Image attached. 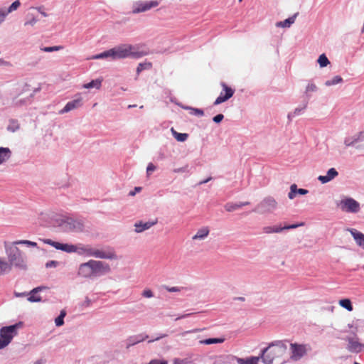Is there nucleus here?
<instances>
[{"label":"nucleus","instance_id":"f257e3e1","mask_svg":"<svg viewBox=\"0 0 364 364\" xmlns=\"http://www.w3.org/2000/svg\"><path fill=\"white\" fill-rule=\"evenodd\" d=\"M287 341H274L261 350L259 357L264 364H272L276 358L282 357L287 350Z\"/></svg>","mask_w":364,"mask_h":364},{"label":"nucleus","instance_id":"f03ea898","mask_svg":"<svg viewBox=\"0 0 364 364\" xmlns=\"http://www.w3.org/2000/svg\"><path fill=\"white\" fill-rule=\"evenodd\" d=\"M56 226L64 232H82L86 228V220L82 217L62 216L55 220Z\"/></svg>","mask_w":364,"mask_h":364},{"label":"nucleus","instance_id":"7ed1b4c3","mask_svg":"<svg viewBox=\"0 0 364 364\" xmlns=\"http://www.w3.org/2000/svg\"><path fill=\"white\" fill-rule=\"evenodd\" d=\"M110 50L112 60H119L127 58L139 59L146 55L145 52L135 50V48L129 44H121Z\"/></svg>","mask_w":364,"mask_h":364},{"label":"nucleus","instance_id":"20e7f679","mask_svg":"<svg viewBox=\"0 0 364 364\" xmlns=\"http://www.w3.org/2000/svg\"><path fill=\"white\" fill-rule=\"evenodd\" d=\"M13 243L9 246L5 245L6 252L8 256L10 266H14L19 269H24L26 267L24 256L21 251Z\"/></svg>","mask_w":364,"mask_h":364},{"label":"nucleus","instance_id":"39448f33","mask_svg":"<svg viewBox=\"0 0 364 364\" xmlns=\"http://www.w3.org/2000/svg\"><path fill=\"white\" fill-rule=\"evenodd\" d=\"M22 326L23 322L19 321L0 328V350L6 347L11 342L13 338L18 334V329Z\"/></svg>","mask_w":364,"mask_h":364},{"label":"nucleus","instance_id":"423d86ee","mask_svg":"<svg viewBox=\"0 0 364 364\" xmlns=\"http://www.w3.org/2000/svg\"><path fill=\"white\" fill-rule=\"evenodd\" d=\"M277 200L272 196H267L258 203L252 211L259 214L272 213L277 208Z\"/></svg>","mask_w":364,"mask_h":364},{"label":"nucleus","instance_id":"0eeeda50","mask_svg":"<svg viewBox=\"0 0 364 364\" xmlns=\"http://www.w3.org/2000/svg\"><path fill=\"white\" fill-rule=\"evenodd\" d=\"M291 359L293 360H299L304 357L308 351L311 350L309 344H299L294 343L290 344Z\"/></svg>","mask_w":364,"mask_h":364},{"label":"nucleus","instance_id":"6e6552de","mask_svg":"<svg viewBox=\"0 0 364 364\" xmlns=\"http://www.w3.org/2000/svg\"><path fill=\"white\" fill-rule=\"evenodd\" d=\"M90 264L93 277L105 275L111 271L110 266L106 262L90 259Z\"/></svg>","mask_w":364,"mask_h":364},{"label":"nucleus","instance_id":"1a4fd4ad","mask_svg":"<svg viewBox=\"0 0 364 364\" xmlns=\"http://www.w3.org/2000/svg\"><path fill=\"white\" fill-rule=\"evenodd\" d=\"M341 209L346 213H357L360 211V203L352 198H346L340 203Z\"/></svg>","mask_w":364,"mask_h":364},{"label":"nucleus","instance_id":"9d476101","mask_svg":"<svg viewBox=\"0 0 364 364\" xmlns=\"http://www.w3.org/2000/svg\"><path fill=\"white\" fill-rule=\"evenodd\" d=\"M159 1L156 0L149 1H138L135 2L133 5V14H139L141 12H145L151 8L156 7L159 5Z\"/></svg>","mask_w":364,"mask_h":364},{"label":"nucleus","instance_id":"9b49d317","mask_svg":"<svg viewBox=\"0 0 364 364\" xmlns=\"http://www.w3.org/2000/svg\"><path fill=\"white\" fill-rule=\"evenodd\" d=\"M220 85L222 86L223 90L225 92V93H223V92H220V95L215 100L213 103L214 105H218L223 102H226L230 98H231L235 93V90L228 86L224 82H222Z\"/></svg>","mask_w":364,"mask_h":364},{"label":"nucleus","instance_id":"f8f14e48","mask_svg":"<svg viewBox=\"0 0 364 364\" xmlns=\"http://www.w3.org/2000/svg\"><path fill=\"white\" fill-rule=\"evenodd\" d=\"M93 257L107 259H116L117 256L112 248L106 250H102L95 248Z\"/></svg>","mask_w":364,"mask_h":364},{"label":"nucleus","instance_id":"ddd939ff","mask_svg":"<svg viewBox=\"0 0 364 364\" xmlns=\"http://www.w3.org/2000/svg\"><path fill=\"white\" fill-rule=\"evenodd\" d=\"M346 341H348L347 349L351 353H358L364 347V344L360 343L358 341H355L353 338L348 337Z\"/></svg>","mask_w":364,"mask_h":364},{"label":"nucleus","instance_id":"4468645a","mask_svg":"<svg viewBox=\"0 0 364 364\" xmlns=\"http://www.w3.org/2000/svg\"><path fill=\"white\" fill-rule=\"evenodd\" d=\"M78 275L85 278H92V272L91 269L90 260L87 262L82 263L80 265L78 269Z\"/></svg>","mask_w":364,"mask_h":364},{"label":"nucleus","instance_id":"2eb2a0df","mask_svg":"<svg viewBox=\"0 0 364 364\" xmlns=\"http://www.w3.org/2000/svg\"><path fill=\"white\" fill-rule=\"evenodd\" d=\"M338 176V172L335 168H331L325 176H319L318 180L323 184L327 183Z\"/></svg>","mask_w":364,"mask_h":364},{"label":"nucleus","instance_id":"dca6fc26","mask_svg":"<svg viewBox=\"0 0 364 364\" xmlns=\"http://www.w3.org/2000/svg\"><path fill=\"white\" fill-rule=\"evenodd\" d=\"M149 338V336L146 334H137L134 336H129L127 340V348H130L137 343H139Z\"/></svg>","mask_w":364,"mask_h":364},{"label":"nucleus","instance_id":"f3484780","mask_svg":"<svg viewBox=\"0 0 364 364\" xmlns=\"http://www.w3.org/2000/svg\"><path fill=\"white\" fill-rule=\"evenodd\" d=\"M157 222H158L157 219H156L154 221H147L145 223H144L142 221L136 222L134 224V227H135L134 231L137 233L142 232L144 230H146L149 229L150 228H151L152 226H154V225H156L157 223Z\"/></svg>","mask_w":364,"mask_h":364},{"label":"nucleus","instance_id":"a211bd4d","mask_svg":"<svg viewBox=\"0 0 364 364\" xmlns=\"http://www.w3.org/2000/svg\"><path fill=\"white\" fill-rule=\"evenodd\" d=\"M81 105L82 102L80 98L69 101L68 102H67L64 108L59 111V114H63L67 113L68 112H70L71 110H73L80 107Z\"/></svg>","mask_w":364,"mask_h":364},{"label":"nucleus","instance_id":"6ab92c4d","mask_svg":"<svg viewBox=\"0 0 364 364\" xmlns=\"http://www.w3.org/2000/svg\"><path fill=\"white\" fill-rule=\"evenodd\" d=\"M95 248L90 245H77V250L75 252L80 255H84L86 257H93Z\"/></svg>","mask_w":364,"mask_h":364},{"label":"nucleus","instance_id":"aec40b11","mask_svg":"<svg viewBox=\"0 0 364 364\" xmlns=\"http://www.w3.org/2000/svg\"><path fill=\"white\" fill-rule=\"evenodd\" d=\"M308 103V101L304 100L302 102V105L295 108V109L293 112H289L287 115L289 121H291L292 119L294 118L295 117L302 114L304 110L306 109Z\"/></svg>","mask_w":364,"mask_h":364},{"label":"nucleus","instance_id":"412c9836","mask_svg":"<svg viewBox=\"0 0 364 364\" xmlns=\"http://www.w3.org/2000/svg\"><path fill=\"white\" fill-rule=\"evenodd\" d=\"M348 230L350 232L356 244L360 247L364 246V234L354 228H349Z\"/></svg>","mask_w":364,"mask_h":364},{"label":"nucleus","instance_id":"4be33fe9","mask_svg":"<svg viewBox=\"0 0 364 364\" xmlns=\"http://www.w3.org/2000/svg\"><path fill=\"white\" fill-rule=\"evenodd\" d=\"M12 152L9 147H0V165L6 162L11 157Z\"/></svg>","mask_w":364,"mask_h":364},{"label":"nucleus","instance_id":"5701e85b","mask_svg":"<svg viewBox=\"0 0 364 364\" xmlns=\"http://www.w3.org/2000/svg\"><path fill=\"white\" fill-rule=\"evenodd\" d=\"M363 134H364V132H360L358 134H356L353 136L346 137L344 139V144L346 146H353L355 143L362 141L363 139H361V135H363Z\"/></svg>","mask_w":364,"mask_h":364},{"label":"nucleus","instance_id":"b1692460","mask_svg":"<svg viewBox=\"0 0 364 364\" xmlns=\"http://www.w3.org/2000/svg\"><path fill=\"white\" fill-rule=\"evenodd\" d=\"M46 289L45 287H38L33 289L30 291V296L28 297V301L30 302H39L41 301V297L40 296L35 295L38 292L41 291L42 289Z\"/></svg>","mask_w":364,"mask_h":364},{"label":"nucleus","instance_id":"393cba45","mask_svg":"<svg viewBox=\"0 0 364 364\" xmlns=\"http://www.w3.org/2000/svg\"><path fill=\"white\" fill-rule=\"evenodd\" d=\"M298 15V13L294 14L292 16L289 17L282 21H279L276 23L277 27L280 28H289L295 21L296 17Z\"/></svg>","mask_w":364,"mask_h":364},{"label":"nucleus","instance_id":"a878e982","mask_svg":"<svg viewBox=\"0 0 364 364\" xmlns=\"http://www.w3.org/2000/svg\"><path fill=\"white\" fill-rule=\"evenodd\" d=\"M177 105L183 109L190 110L191 111L190 113L192 115H196V116H199V117H202L204 115V111L202 109L195 108V107H192L190 106H185L180 103H177Z\"/></svg>","mask_w":364,"mask_h":364},{"label":"nucleus","instance_id":"bb28decb","mask_svg":"<svg viewBox=\"0 0 364 364\" xmlns=\"http://www.w3.org/2000/svg\"><path fill=\"white\" fill-rule=\"evenodd\" d=\"M210 230L208 227H204L199 229L196 234L192 237L193 240H204L209 234Z\"/></svg>","mask_w":364,"mask_h":364},{"label":"nucleus","instance_id":"cd10ccee","mask_svg":"<svg viewBox=\"0 0 364 364\" xmlns=\"http://www.w3.org/2000/svg\"><path fill=\"white\" fill-rule=\"evenodd\" d=\"M259 356H250L247 358H237V364H258Z\"/></svg>","mask_w":364,"mask_h":364},{"label":"nucleus","instance_id":"c85d7f7f","mask_svg":"<svg viewBox=\"0 0 364 364\" xmlns=\"http://www.w3.org/2000/svg\"><path fill=\"white\" fill-rule=\"evenodd\" d=\"M317 90H318V87L314 83L309 82L307 86L306 87V90L304 92V95H305V98H306L305 100L309 102V100L311 97V92H316Z\"/></svg>","mask_w":364,"mask_h":364},{"label":"nucleus","instance_id":"c756f323","mask_svg":"<svg viewBox=\"0 0 364 364\" xmlns=\"http://www.w3.org/2000/svg\"><path fill=\"white\" fill-rule=\"evenodd\" d=\"M263 232L267 234L279 233L284 230L281 225L265 226L262 228Z\"/></svg>","mask_w":364,"mask_h":364},{"label":"nucleus","instance_id":"7c9ffc66","mask_svg":"<svg viewBox=\"0 0 364 364\" xmlns=\"http://www.w3.org/2000/svg\"><path fill=\"white\" fill-rule=\"evenodd\" d=\"M225 341L224 338H209L200 341L201 344L211 345L216 343H222Z\"/></svg>","mask_w":364,"mask_h":364},{"label":"nucleus","instance_id":"2f4dec72","mask_svg":"<svg viewBox=\"0 0 364 364\" xmlns=\"http://www.w3.org/2000/svg\"><path fill=\"white\" fill-rule=\"evenodd\" d=\"M102 85V80L100 79H95L91 80L90 82L86 83L83 85L84 88L86 89H92V88H96L100 89Z\"/></svg>","mask_w":364,"mask_h":364},{"label":"nucleus","instance_id":"473e14b6","mask_svg":"<svg viewBox=\"0 0 364 364\" xmlns=\"http://www.w3.org/2000/svg\"><path fill=\"white\" fill-rule=\"evenodd\" d=\"M60 250L67 253L75 252V250H77V245L68 243H62Z\"/></svg>","mask_w":364,"mask_h":364},{"label":"nucleus","instance_id":"72a5a7b5","mask_svg":"<svg viewBox=\"0 0 364 364\" xmlns=\"http://www.w3.org/2000/svg\"><path fill=\"white\" fill-rule=\"evenodd\" d=\"M223 363L237 364V357L232 355H223Z\"/></svg>","mask_w":364,"mask_h":364},{"label":"nucleus","instance_id":"f704fd0d","mask_svg":"<svg viewBox=\"0 0 364 364\" xmlns=\"http://www.w3.org/2000/svg\"><path fill=\"white\" fill-rule=\"evenodd\" d=\"M171 132H172V134L174 136V138L178 141H180V142H183L185 141L188 137V134H186V133H178L176 131H175L173 129V128H171Z\"/></svg>","mask_w":364,"mask_h":364},{"label":"nucleus","instance_id":"c9c22d12","mask_svg":"<svg viewBox=\"0 0 364 364\" xmlns=\"http://www.w3.org/2000/svg\"><path fill=\"white\" fill-rule=\"evenodd\" d=\"M339 304L343 308L346 309L348 311H351L353 309L351 301L349 299H343L339 301Z\"/></svg>","mask_w":364,"mask_h":364},{"label":"nucleus","instance_id":"e433bc0d","mask_svg":"<svg viewBox=\"0 0 364 364\" xmlns=\"http://www.w3.org/2000/svg\"><path fill=\"white\" fill-rule=\"evenodd\" d=\"M11 266L6 261L0 258V275L4 274L11 270Z\"/></svg>","mask_w":364,"mask_h":364},{"label":"nucleus","instance_id":"4c0bfd02","mask_svg":"<svg viewBox=\"0 0 364 364\" xmlns=\"http://www.w3.org/2000/svg\"><path fill=\"white\" fill-rule=\"evenodd\" d=\"M66 311L63 309L60 311V314L55 319V323L56 326H61L64 324V318L66 316Z\"/></svg>","mask_w":364,"mask_h":364},{"label":"nucleus","instance_id":"58836bf2","mask_svg":"<svg viewBox=\"0 0 364 364\" xmlns=\"http://www.w3.org/2000/svg\"><path fill=\"white\" fill-rule=\"evenodd\" d=\"M152 67V63L150 62L140 63L136 68V73L139 75L144 70H149Z\"/></svg>","mask_w":364,"mask_h":364},{"label":"nucleus","instance_id":"ea45409f","mask_svg":"<svg viewBox=\"0 0 364 364\" xmlns=\"http://www.w3.org/2000/svg\"><path fill=\"white\" fill-rule=\"evenodd\" d=\"M342 82H343V78L339 75H336V76H334L331 80H326L325 82V85L329 87V86L337 85Z\"/></svg>","mask_w":364,"mask_h":364},{"label":"nucleus","instance_id":"a19ab883","mask_svg":"<svg viewBox=\"0 0 364 364\" xmlns=\"http://www.w3.org/2000/svg\"><path fill=\"white\" fill-rule=\"evenodd\" d=\"M317 62L321 68L326 67L328 64H330V61L325 54L320 55Z\"/></svg>","mask_w":364,"mask_h":364},{"label":"nucleus","instance_id":"79ce46f5","mask_svg":"<svg viewBox=\"0 0 364 364\" xmlns=\"http://www.w3.org/2000/svg\"><path fill=\"white\" fill-rule=\"evenodd\" d=\"M13 245H26L28 247H37L38 245L36 242H32L26 240H16L13 242Z\"/></svg>","mask_w":364,"mask_h":364},{"label":"nucleus","instance_id":"37998d69","mask_svg":"<svg viewBox=\"0 0 364 364\" xmlns=\"http://www.w3.org/2000/svg\"><path fill=\"white\" fill-rule=\"evenodd\" d=\"M19 129V124L18 123V121L14 119H11L9 120V125L7 127V129L9 131H11L12 132H15Z\"/></svg>","mask_w":364,"mask_h":364},{"label":"nucleus","instance_id":"c03bdc74","mask_svg":"<svg viewBox=\"0 0 364 364\" xmlns=\"http://www.w3.org/2000/svg\"><path fill=\"white\" fill-rule=\"evenodd\" d=\"M42 241L43 242V243L55 247L56 250H60L61 248L62 243H60L59 242H55L50 239H43Z\"/></svg>","mask_w":364,"mask_h":364},{"label":"nucleus","instance_id":"a18cd8bd","mask_svg":"<svg viewBox=\"0 0 364 364\" xmlns=\"http://www.w3.org/2000/svg\"><path fill=\"white\" fill-rule=\"evenodd\" d=\"M239 208H240V203H227L225 205V209L228 212H232Z\"/></svg>","mask_w":364,"mask_h":364},{"label":"nucleus","instance_id":"49530a36","mask_svg":"<svg viewBox=\"0 0 364 364\" xmlns=\"http://www.w3.org/2000/svg\"><path fill=\"white\" fill-rule=\"evenodd\" d=\"M111 58V50H107L101 53L97 54L92 57L93 59H102V58Z\"/></svg>","mask_w":364,"mask_h":364},{"label":"nucleus","instance_id":"de8ad7c7","mask_svg":"<svg viewBox=\"0 0 364 364\" xmlns=\"http://www.w3.org/2000/svg\"><path fill=\"white\" fill-rule=\"evenodd\" d=\"M21 5V3L18 0H16L14 1L9 7L7 9L6 11H4V12L8 15L9 13H11L12 11L16 10Z\"/></svg>","mask_w":364,"mask_h":364},{"label":"nucleus","instance_id":"09e8293b","mask_svg":"<svg viewBox=\"0 0 364 364\" xmlns=\"http://www.w3.org/2000/svg\"><path fill=\"white\" fill-rule=\"evenodd\" d=\"M61 49H63V46H60L41 47V50H42L43 52H47V53L58 51Z\"/></svg>","mask_w":364,"mask_h":364},{"label":"nucleus","instance_id":"8fccbe9b","mask_svg":"<svg viewBox=\"0 0 364 364\" xmlns=\"http://www.w3.org/2000/svg\"><path fill=\"white\" fill-rule=\"evenodd\" d=\"M296 184L294 183V184L291 185L290 191L288 193V197L289 199L292 200L296 197Z\"/></svg>","mask_w":364,"mask_h":364},{"label":"nucleus","instance_id":"3c124183","mask_svg":"<svg viewBox=\"0 0 364 364\" xmlns=\"http://www.w3.org/2000/svg\"><path fill=\"white\" fill-rule=\"evenodd\" d=\"M296 184L294 183V184L291 185L290 191L288 193V197L289 199L292 200L296 197Z\"/></svg>","mask_w":364,"mask_h":364},{"label":"nucleus","instance_id":"603ef678","mask_svg":"<svg viewBox=\"0 0 364 364\" xmlns=\"http://www.w3.org/2000/svg\"><path fill=\"white\" fill-rule=\"evenodd\" d=\"M166 290H167L168 292H178L181 289H183L184 287H168V286H164L163 287Z\"/></svg>","mask_w":364,"mask_h":364},{"label":"nucleus","instance_id":"864d4df0","mask_svg":"<svg viewBox=\"0 0 364 364\" xmlns=\"http://www.w3.org/2000/svg\"><path fill=\"white\" fill-rule=\"evenodd\" d=\"M303 225V223H296V224H291V225H285L284 227L282 226V228H284V230H290V229H295L298 227H300Z\"/></svg>","mask_w":364,"mask_h":364},{"label":"nucleus","instance_id":"5fc2aeb1","mask_svg":"<svg viewBox=\"0 0 364 364\" xmlns=\"http://www.w3.org/2000/svg\"><path fill=\"white\" fill-rule=\"evenodd\" d=\"M156 170V166L152 163H149L146 167V173L149 176L153 171Z\"/></svg>","mask_w":364,"mask_h":364},{"label":"nucleus","instance_id":"6e6d98bb","mask_svg":"<svg viewBox=\"0 0 364 364\" xmlns=\"http://www.w3.org/2000/svg\"><path fill=\"white\" fill-rule=\"evenodd\" d=\"M223 119H224V115L223 114H218L217 115L213 117V121L215 123L218 124V123L221 122Z\"/></svg>","mask_w":364,"mask_h":364},{"label":"nucleus","instance_id":"4d7b16f0","mask_svg":"<svg viewBox=\"0 0 364 364\" xmlns=\"http://www.w3.org/2000/svg\"><path fill=\"white\" fill-rule=\"evenodd\" d=\"M58 262L55 260H50L46 262V268H51V267H56L58 264Z\"/></svg>","mask_w":364,"mask_h":364},{"label":"nucleus","instance_id":"13d9d810","mask_svg":"<svg viewBox=\"0 0 364 364\" xmlns=\"http://www.w3.org/2000/svg\"><path fill=\"white\" fill-rule=\"evenodd\" d=\"M188 166L186 165L185 166L181 167V168H174L173 170V172H174V173H186L188 171Z\"/></svg>","mask_w":364,"mask_h":364},{"label":"nucleus","instance_id":"bf43d9fd","mask_svg":"<svg viewBox=\"0 0 364 364\" xmlns=\"http://www.w3.org/2000/svg\"><path fill=\"white\" fill-rule=\"evenodd\" d=\"M142 296L146 298H151L153 297L154 294L151 289H145L142 292Z\"/></svg>","mask_w":364,"mask_h":364},{"label":"nucleus","instance_id":"052dcab7","mask_svg":"<svg viewBox=\"0 0 364 364\" xmlns=\"http://www.w3.org/2000/svg\"><path fill=\"white\" fill-rule=\"evenodd\" d=\"M309 193V191L307 189H304V188H298V187L296 186V195L299 194V195H306Z\"/></svg>","mask_w":364,"mask_h":364},{"label":"nucleus","instance_id":"680f3d73","mask_svg":"<svg viewBox=\"0 0 364 364\" xmlns=\"http://www.w3.org/2000/svg\"><path fill=\"white\" fill-rule=\"evenodd\" d=\"M141 191V187H135L133 191H131L129 193V196H134L136 195V193H139Z\"/></svg>","mask_w":364,"mask_h":364},{"label":"nucleus","instance_id":"e2e57ef3","mask_svg":"<svg viewBox=\"0 0 364 364\" xmlns=\"http://www.w3.org/2000/svg\"><path fill=\"white\" fill-rule=\"evenodd\" d=\"M37 21H38V19L33 17L31 20L25 22V26H27V25L34 26L37 23Z\"/></svg>","mask_w":364,"mask_h":364},{"label":"nucleus","instance_id":"0e129e2a","mask_svg":"<svg viewBox=\"0 0 364 364\" xmlns=\"http://www.w3.org/2000/svg\"><path fill=\"white\" fill-rule=\"evenodd\" d=\"M187 361L186 359L175 358L173 360V364H186Z\"/></svg>","mask_w":364,"mask_h":364},{"label":"nucleus","instance_id":"69168bd1","mask_svg":"<svg viewBox=\"0 0 364 364\" xmlns=\"http://www.w3.org/2000/svg\"><path fill=\"white\" fill-rule=\"evenodd\" d=\"M6 14L4 12V11H0V24L4 21Z\"/></svg>","mask_w":364,"mask_h":364},{"label":"nucleus","instance_id":"338daca9","mask_svg":"<svg viewBox=\"0 0 364 364\" xmlns=\"http://www.w3.org/2000/svg\"><path fill=\"white\" fill-rule=\"evenodd\" d=\"M90 304H91V300L88 297H86L85 300L82 303V306L85 307H88L90 306Z\"/></svg>","mask_w":364,"mask_h":364},{"label":"nucleus","instance_id":"774afa93","mask_svg":"<svg viewBox=\"0 0 364 364\" xmlns=\"http://www.w3.org/2000/svg\"><path fill=\"white\" fill-rule=\"evenodd\" d=\"M223 360V355H220L218 358H216L215 360L214 361V363L213 364H222V363H223L222 361ZM223 364H225V363H223Z\"/></svg>","mask_w":364,"mask_h":364}]
</instances>
